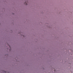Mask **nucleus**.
Instances as JSON below:
<instances>
[{"label":"nucleus","mask_w":73,"mask_h":73,"mask_svg":"<svg viewBox=\"0 0 73 73\" xmlns=\"http://www.w3.org/2000/svg\"><path fill=\"white\" fill-rule=\"evenodd\" d=\"M26 5H27V3H26Z\"/></svg>","instance_id":"obj_2"},{"label":"nucleus","mask_w":73,"mask_h":73,"mask_svg":"<svg viewBox=\"0 0 73 73\" xmlns=\"http://www.w3.org/2000/svg\"><path fill=\"white\" fill-rule=\"evenodd\" d=\"M8 46H9L10 47V48H11V46H9V44H8Z\"/></svg>","instance_id":"obj_1"}]
</instances>
